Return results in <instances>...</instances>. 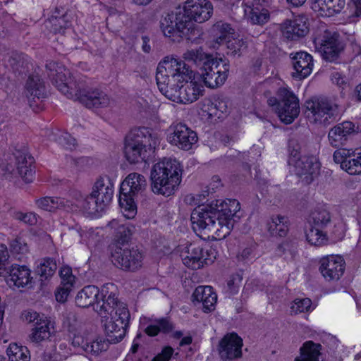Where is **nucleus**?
I'll return each mask as SVG.
<instances>
[{"label": "nucleus", "mask_w": 361, "mask_h": 361, "mask_svg": "<svg viewBox=\"0 0 361 361\" xmlns=\"http://www.w3.org/2000/svg\"><path fill=\"white\" fill-rule=\"evenodd\" d=\"M156 80L160 92L167 98L192 103L203 95L204 86L186 63L178 59L166 58L157 68Z\"/></svg>", "instance_id": "f257e3e1"}, {"label": "nucleus", "mask_w": 361, "mask_h": 361, "mask_svg": "<svg viewBox=\"0 0 361 361\" xmlns=\"http://www.w3.org/2000/svg\"><path fill=\"white\" fill-rule=\"evenodd\" d=\"M240 209V203L235 199L216 200L199 206L191 214L192 228L195 232L208 229L215 232L219 238H224L240 219L237 214Z\"/></svg>", "instance_id": "f03ea898"}, {"label": "nucleus", "mask_w": 361, "mask_h": 361, "mask_svg": "<svg viewBox=\"0 0 361 361\" xmlns=\"http://www.w3.org/2000/svg\"><path fill=\"white\" fill-rule=\"evenodd\" d=\"M47 75L54 85L68 98L75 97L88 109L108 107L111 104L109 97L104 92L89 87L83 80H74L68 70L54 61L46 64Z\"/></svg>", "instance_id": "7ed1b4c3"}, {"label": "nucleus", "mask_w": 361, "mask_h": 361, "mask_svg": "<svg viewBox=\"0 0 361 361\" xmlns=\"http://www.w3.org/2000/svg\"><path fill=\"white\" fill-rule=\"evenodd\" d=\"M182 171L176 159H164L155 164L150 175L152 192L166 197L173 195L180 183Z\"/></svg>", "instance_id": "20e7f679"}, {"label": "nucleus", "mask_w": 361, "mask_h": 361, "mask_svg": "<svg viewBox=\"0 0 361 361\" xmlns=\"http://www.w3.org/2000/svg\"><path fill=\"white\" fill-rule=\"evenodd\" d=\"M157 140L151 130L145 127L132 129L126 136L124 154L132 164L146 162L157 145Z\"/></svg>", "instance_id": "39448f33"}, {"label": "nucleus", "mask_w": 361, "mask_h": 361, "mask_svg": "<svg viewBox=\"0 0 361 361\" xmlns=\"http://www.w3.org/2000/svg\"><path fill=\"white\" fill-rule=\"evenodd\" d=\"M181 9L162 16L160 20V29L164 35L173 42H179L183 39L192 40L199 35L195 27L188 26L186 17Z\"/></svg>", "instance_id": "423d86ee"}, {"label": "nucleus", "mask_w": 361, "mask_h": 361, "mask_svg": "<svg viewBox=\"0 0 361 361\" xmlns=\"http://www.w3.org/2000/svg\"><path fill=\"white\" fill-rule=\"evenodd\" d=\"M147 187V180L144 176L137 173H131L121 185L119 204L128 214V218L134 216L137 207L135 199L141 195Z\"/></svg>", "instance_id": "0eeeda50"}, {"label": "nucleus", "mask_w": 361, "mask_h": 361, "mask_svg": "<svg viewBox=\"0 0 361 361\" xmlns=\"http://www.w3.org/2000/svg\"><path fill=\"white\" fill-rule=\"evenodd\" d=\"M312 42L315 50L326 61H336L344 49V45L339 39V35L326 29L324 26L319 27L312 35Z\"/></svg>", "instance_id": "6e6552de"}, {"label": "nucleus", "mask_w": 361, "mask_h": 361, "mask_svg": "<svg viewBox=\"0 0 361 361\" xmlns=\"http://www.w3.org/2000/svg\"><path fill=\"white\" fill-rule=\"evenodd\" d=\"M305 106L307 117L316 123L328 125L339 116L338 105L325 97H313Z\"/></svg>", "instance_id": "1a4fd4ad"}, {"label": "nucleus", "mask_w": 361, "mask_h": 361, "mask_svg": "<svg viewBox=\"0 0 361 361\" xmlns=\"http://www.w3.org/2000/svg\"><path fill=\"white\" fill-rule=\"evenodd\" d=\"M229 68L228 61L216 58L202 69L197 75V80H202L209 88H216L224 84L228 78Z\"/></svg>", "instance_id": "9d476101"}, {"label": "nucleus", "mask_w": 361, "mask_h": 361, "mask_svg": "<svg viewBox=\"0 0 361 361\" xmlns=\"http://www.w3.org/2000/svg\"><path fill=\"white\" fill-rule=\"evenodd\" d=\"M279 103L276 112L281 121L286 124L291 123L300 113L299 100L296 95L286 87L278 90Z\"/></svg>", "instance_id": "9b49d317"}, {"label": "nucleus", "mask_w": 361, "mask_h": 361, "mask_svg": "<svg viewBox=\"0 0 361 361\" xmlns=\"http://www.w3.org/2000/svg\"><path fill=\"white\" fill-rule=\"evenodd\" d=\"M181 11L185 14L188 26L195 27L193 21L202 23L211 18L213 6L209 0H188Z\"/></svg>", "instance_id": "f8f14e48"}, {"label": "nucleus", "mask_w": 361, "mask_h": 361, "mask_svg": "<svg viewBox=\"0 0 361 361\" xmlns=\"http://www.w3.org/2000/svg\"><path fill=\"white\" fill-rule=\"evenodd\" d=\"M142 252L136 247H124L117 246L112 253V262L117 267L124 270L134 271L142 265Z\"/></svg>", "instance_id": "ddd939ff"}, {"label": "nucleus", "mask_w": 361, "mask_h": 361, "mask_svg": "<svg viewBox=\"0 0 361 361\" xmlns=\"http://www.w3.org/2000/svg\"><path fill=\"white\" fill-rule=\"evenodd\" d=\"M288 164L294 166L295 174L306 185L310 184L319 174L320 164L314 157L302 156L298 159H289Z\"/></svg>", "instance_id": "4468645a"}, {"label": "nucleus", "mask_w": 361, "mask_h": 361, "mask_svg": "<svg viewBox=\"0 0 361 361\" xmlns=\"http://www.w3.org/2000/svg\"><path fill=\"white\" fill-rule=\"evenodd\" d=\"M243 341L236 333H228L219 341L217 351L222 361H233L243 355Z\"/></svg>", "instance_id": "2eb2a0df"}, {"label": "nucleus", "mask_w": 361, "mask_h": 361, "mask_svg": "<svg viewBox=\"0 0 361 361\" xmlns=\"http://www.w3.org/2000/svg\"><path fill=\"white\" fill-rule=\"evenodd\" d=\"M168 140L179 149L189 150L197 142L198 137L195 131L185 124L179 123L169 127Z\"/></svg>", "instance_id": "dca6fc26"}, {"label": "nucleus", "mask_w": 361, "mask_h": 361, "mask_svg": "<svg viewBox=\"0 0 361 361\" xmlns=\"http://www.w3.org/2000/svg\"><path fill=\"white\" fill-rule=\"evenodd\" d=\"M209 252L207 251V256L204 255L203 248L197 243H190L180 250V257L183 264L192 269H198L212 262V260L208 257Z\"/></svg>", "instance_id": "f3484780"}, {"label": "nucleus", "mask_w": 361, "mask_h": 361, "mask_svg": "<svg viewBox=\"0 0 361 361\" xmlns=\"http://www.w3.org/2000/svg\"><path fill=\"white\" fill-rule=\"evenodd\" d=\"M319 271L328 281H338L343 274L345 263L339 255H328L320 259Z\"/></svg>", "instance_id": "a211bd4d"}, {"label": "nucleus", "mask_w": 361, "mask_h": 361, "mask_svg": "<svg viewBox=\"0 0 361 361\" xmlns=\"http://www.w3.org/2000/svg\"><path fill=\"white\" fill-rule=\"evenodd\" d=\"M283 37L288 40L295 41L309 32L308 19L305 16H298L293 19L286 20L281 25Z\"/></svg>", "instance_id": "6ab92c4d"}, {"label": "nucleus", "mask_w": 361, "mask_h": 361, "mask_svg": "<svg viewBox=\"0 0 361 361\" xmlns=\"http://www.w3.org/2000/svg\"><path fill=\"white\" fill-rule=\"evenodd\" d=\"M292 64L295 72L293 76L300 80L305 78L312 72L313 67L312 56L305 51L291 54Z\"/></svg>", "instance_id": "aec40b11"}, {"label": "nucleus", "mask_w": 361, "mask_h": 361, "mask_svg": "<svg viewBox=\"0 0 361 361\" xmlns=\"http://www.w3.org/2000/svg\"><path fill=\"white\" fill-rule=\"evenodd\" d=\"M114 184L111 178L102 176L97 179L93 187L92 195L105 209L111 203L114 194Z\"/></svg>", "instance_id": "412c9836"}, {"label": "nucleus", "mask_w": 361, "mask_h": 361, "mask_svg": "<svg viewBox=\"0 0 361 361\" xmlns=\"http://www.w3.org/2000/svg\"><path fill=\"white\" fill-rule=\"evenodd\" d=\"M100 316L106 334L107 341L111 343H118L121 341L126 336L128 326L126 324H121V326L120 322L107 317L106 314Z\"/></svg>", "instance_id": "4be33fe9"}, {"label": "nucleus", "mask_w": 361, "mask_h": 361, "mask_svg": "<svg viewBox=\"0 0 361 361\" xmlns=\"http://www.w3.org/2000/svg\"><path fill=\"white\" fill-rule=\"evenodd\" d=\"M101 298L94 306L95 311H104L105 308L111 310V307L121 302L118 300L117 287L112 283H105L99 290Z\"/></svg>", "instance_id": "5701e85b"}, {"label": "nucleus", "mask_w": 361, "mask_h": 361, "mask_svg": "<svg viewBox=\"0 0 361 361\" xmlns=\"http://www.w3.org/2000/svg\"><path fill=\"white\" fill-rule=\"evenodd\" d=\"M354 131V124L345 121L334 126L329 132V140L334 147H339L345 144L348 137Z\"/></svg>", "instance_id": "b1692460"}, {"label": "nucleus", "mask_w": 361, "mask_h": 361, "mask_svg": "<svg viewBox=\"0 0 361 361\" xmlns=\"http://www.w3.org/2000/svg\"><path fill=\"white\" fill-rule=\"evenodd\" d=\"M54 334V326L50 319L44 317L41 322H36L28 338L30 342L39 343L49 340Z\"/></svg>", "instance_id": "393cba45"}, {"label": "nucleus", "mask_w": 361, "mask_h": 361, "mask_svg": "<svg viewBox=\"0 0 361 361\" xmlns=\"http://www.w3.org/2000/svg\"><path fill=\"white\" fill-rule=\"evenodd\" d=\"M192 297L193 301L202 303L204 312H209L214 310L217 295L211 286H198L195 288Z\"/></svg>", "instance_id": "a878e982"}, {"label": "nucleus", "mask_w": 361, "mask_h": 361, "mask_svg": "<svg viewBox=\"0 0 361 361\" xmlns=\"http://www.w3.org/2000/svg\"><path fill=\"white\" fill-rule=\"evenodd\" d=\"M99 289L95 286H87L79 291L75 297V303L80 307L96 305L99 300Z\"/></svg>", "instance_id": "bb28decb"}, {"label": "nucleus", "mask_w": 361, "mask_h": 361, "mask_svg": "<svg viewBox=\"0 0 361 361\" xmlns=\"http://www.w3.org/2000/svg\"><path fill=\"white\" fill-rule=\"evenodd\" d=\"M16 161L17 169L20 176L26 183L32 182L35 173L32 168L33 157L28 154H20L16 157Z\"/></svg>", "instance_id": "cd10ccee"}, {"label": "nucleus", "mask_w": 361, "mask_h": 361, "mask_svg": "<svg viewBox=\"0 0 361 361\" xmlns=\"http://www.w3.org/2000/svg\"><path fill=\"white\" fill-rule=\"evenodd\" d=\"M99 315H107V317L112 318V319L120 322V324H126L128 326L130 320V312L126 304L123 302H119L113 307H111V310L105 308L102 312L101 311H97Z\"/></svg>", "instance_id": "c85d7f7f"}, {"label": "nucleus", "mask_w": 361, "mask_h": 361, "mask_svg": "<svg viewBox=\"0 0 361 361\" xmlns=\"http://www.w3.org/2000/svg\"><path fill=\"white\" fill-rule=\"evenodd\" d=\"M30 269L24 265H12L9 271L10 281L20 288L25 287L31 282Z\"/></svg>", "instance_id": "c756f323"}, {"label": "nucleus", "mask_w": 361, "mask_h": 361, "mask_svg": "<svg viewBox=\"0 0 361 361\" xmlns=\"http://www.w3.org/2000/svg\"><path fill=\"white\" fill-rule=\"evenodd\" d=\"M345 0H312V7L325 16H332L339 13L344 7Z\"/></svg>", "instance_id": "7c9ffc66"}, {"label": "nucleus", "mask_w": 361, "mask_h": 361, "mask_svg": "<svg viewBox=\"0 0 361 361\" xmlns=\"http://www.w3.org/2000/svg\"><path fill=\"white\" fill-rule=\"evenodd\" d=\"M184 59L200 68V71L205 68L211 61L215 59L212 55L206 54L202 48L188 50L183 54Z\"/></svg>", "instance_id": "2f4dec72"}, {"label": "nucleus", "mask_w": 361, "mask_h": 361, "mask_svg": "<svg viewBox=\"0 0 361 361\" xmlns=\"http://www.w3.org/2000/svg\"><path fill=\"white\" fill-rule=\"evenodd\" d=\"M322 345L312 341L305 342L300 349V356L295 361H319Z\"/></svg>", "instance_id": "473e14b6"}, {"label": "nucleus", "mask_w": 361, "mask_h": 361, "mask_svg": "<svg viewBox=\"0 0 361 361\" xmlns=\"http://www.w3.org/2000/svg\"><path fill=\"white\" fill-rule=\"evenodd\" d=\"M288 220L284 216H273L267 223L268 231L271 235L283 237L288 231Z\"/></svg>", "instance_id": "72a5a7b5"}, {"label": "nucleus", "mask_w": 361, "mask_h": 361, "mask_svg": "<svg viewBox=\"0 0 361 361\" xmlns=\"http://www.w3.org/2000/svg\"><path fill=\"white\" fill-rule=\"evenodd\" d=\"M5 61L7 66L18 73H23L27 68V56L23 53L12 51L6 56Z\"/></svg>", "instance_id": "f704fd0d"}, {"label": "nucleus", "mask_w": 361, "mask_h": 361, "mask_svg": "<svg viewBox=\"0 0 361 361\" xmlns=\"http://www.w3.org/2000/svg\"><path fill=\"white\" fill-rule=\"evenodd\" d=\"M214 41L219 45L226 44L233 34V29L228 23L217 22L212 28Z\"/></svg>", "instance_id": "c9c22d12"}, {"label": "nucleus", "mask_w": 361, "mask_h": 361, "mask_svg": "<svg viewBox=\"0 0 361 361\" xmlns=\"http://www.w3.org/2000/svg\"><path fill=\"white\" fill-rule=\"evenodd\" d=\"M278 255L286 259H293L298 252V241L295 238H288L276 247Z\"/></svg>", "instance_id": "e433bc0d"}, {"label": "nucleus", "mask_w": 361, "mask_h": 361, "mask_svg": "<svg viewBox=\"0 0 361 361\" xmlns=\"http://www.w3.org/2000/svg\"><path fill=\"white\" fill-rule=\"evenodd\" d=\"M27 96H32L34 97H44L45 95V87L44 82L37 75H32L29 76L26 82Z\"/></svg>", "instance_id": "4c0bfd02"}, {"label": "nucleus", "mask_w": 361, "mask_h": 361, "mask_svg": "<svg viewBox=\"0 0 361 361\" xmlns=\"http://www.w3.org/2000/svg\"><path fill=\"white\" fill-rule=\"evenodd\" d=\"M173 329V324L167 319L161 318L155 320L153 324L145 329V332L149 336H155L159 332L168 334Z\"/></svg>", "instance_id": "58836bf2"}, {"label": "nucleus", "mask_w": 361, "mask_h": 361, "mask_svg": "<svg viewBox=\"0 0 361 361\" xmlns=\"http://www.w3.org/2000/svg\"><path fill=\"white\" fill-rule=\"evenodd\" d=\"M8 361H30V355L27 347L11 343L6 350Z\"/></svg>", "instance_id": "ea45409f"}, {"label": "nucleus", "mask_w": 361, "mask_h": 361, "mask_svg": "<svg viewBox=\"0 0 361 361\" xmlns=\"http://www.w3.org/2000/svg\"><path fill=\"white\" fill-rule=\"evenodd\" d=\"M305 235L308 243L314 246H322L328 242L326 232L323 229L316 228L312 225L306 231Z\"/></svg>", "instance_id": "a19ab883"}, {"label": "nucleus", "mask_w": 361, "mask_h": 361, "mask_svg": "<svg viewBox=\"0 0 361 361\" xmlns=\"http://www.w3.org/2000/svg\"><path fill=\"white\" fill-rule=\"evenodd\" d=\"M331 223L330 212L323 208L316 209L312 214V226L324 230Z\"/></svg>", "instance_id": "79ce46f5"}, {"label": "nucleus", "mask_w": 361, "mask_h": 361, "mask_svg": "<svg viewBox=\"0 0 361 361\" xmlns=\"http://www.w3.org/2000/svg\"><path fill=\"white\" fill-rule=\"evenodd\" d=\"M37 207L43 210L54 212L66 206L65 202L60 197H44L36 200Z\"/></svg>", "instance_id": "37998d69"}, {"label": "nucleus", "mask_w": 361, "mask_h": 361, "mask_svg": "<svg viewBox=\"0 0 361 361\" xmlns=\"http://www.w3.org/2000/svg\"><path fill=\"white\" fill-rule=\"evenodd\" d=\"M80 207L88 214H95L105 209L92 193L80 202Z\"/></svg>", "instance_id": "c03bdc74"}, {"label": "nucleus", "mask_w": 361, "mask_h": 361, "mask_svg": "<svg viewBox=\"0 0 361 361\" xmlns=\"http://www.w3.org/2000/svg\"><path fill=\"white\" fill-rule=\"evenodd\" d=\"M57 269L56 261L51 258H45L38 265L36 270L37 273L40 277L44 279H47L54 275Z\"/></svg>", "instance_id": "a18cd8bd"}, {"label": "nucleus", "mask_w": 361, "mask_h": 361, "mask_svg": "<svg viewBox=\"0 0 361 361\" xmlns=\"http://www.w3.org/2000/svg\"><path fill=\"white\" fill-rule=\"evenodd\" d=\"M109 226L116 230L115 237L119 244H123L128 242L131 235L130 229L125 225H118L117 220H112L109 223Z\"/></svg>", "instance_id": "49530a36"}, {"label": "nucleus", "mask_w": 361, "mask_h": 361, "mask_svg": "<svg viewBox=\"0 0 361 361\" xmlns=\"http://www.w3.org/2000/svg\"><path fill=\"white\" fill-rule=\"evenodd\" d=\"M55 13L56 15L52 16L50 19V23L53 27V31L55 33H63L64 30L69 27L71 25V23L68 18V16L66 13L62 14L61 16L59 11L58 8L56 9Z\"/></svg>", "instance_id": "de8ad7c7"}, {"label": "nucleus", "mask_w": 361, "mask_h": 361, "mask_svg": "<svg viewBox=\"0 0 361 361\" xmlns=\"http://www.w3.org/2000/svg\"><path fill=\"white\" fill-rule=\"evenodd\" d=\"M250 8L249 18L252 24L262 25L269 20V13L265 8L255 6Z\"/></svg>", "instance_id": "09e8293b"}, {"label": "nucleus", "mask_w": 361, "mask_h": 361, "mask_svg": "<svg viewBox=\"0 0 361 361\" xmlns=\"http://www.w3.org/2000/svg\"><path fill=\"white\" fill-rule=\"evenodd\" d=\"M226 44L228 49L227 54L232 56H240L247 47L246 42L243 39H230Z\"/></svg>", "instance_id": "8fccbe9b"}, {"label": "nucleus", "mask_w": 361, "mask_h": 361, "mask_svg": "<svg viewBox=\"0 0 361 361\" xmlns=\"http://www.w3.org/2000/svg\"><path fill=\"white\" fill-rule=\"evenodd\" d=\"M109 343L107 340L104 341L102 338H98L92 342L85 343L82 348L86 353L98 355L99 353L106 351L108 349Z\"/></svg>", "instance_id": "3c124183"}, {"label": "nucleus", "mask_w": 361, "mask_h": 361, "mask_svg": "<svg viewBox=\"0 0 361 361\" xmlns=\"http://www.w3.org/2000/svg\"><path fill=\"white\" fill-rule=\"evenodd\" d=\"M209 109L212 111L211 114H214L218 118H220L221 114L228 112V101L224 97H215L212 102Z\"/></svg>", "instance_id": "603ef678"}, {"label": "nucleus", "mask_w": 361, "mask_h": 361, "mask_svg": "<svg viewBox=\"0 0 361 361\" xmlns=\"http://www.w3.org/2000/svg\"><path fill=\"white\" fill-rule=\"evenodd\" d=\"M53 140L63 147L72 150L75 146V139L68 133H57Z\"/></svg>", "instance_id": "864d4df0"}, {"label": "nucleus", "mask_w": 361, "mask_h": 361, "mask_svg": "<svg viewBox=\"0 0 361 361\" xmlns=\"http://www.w3.org/2000/svg\"><path fill=\"white\" fill-rule=\"evenodd\" d=\"M354 151L345 148L336 150L334 153V160L336 163L340 164L341 168L343 169L346 167V163L351 158Z\"/></svg>", "instance_id": "5fc2aeb1"}, {"label": "nucleus", "mask_w": 361, "mask_h": 361, "mask_svg": "<svg viewBox=\"0 0 361 361\" xmlns=\"http://www.w3.org/2000/svg\"><path fill=\"white\" fill-rule=\"evenodd\" d=\"M10 250L15 254H25L28 252V246L24 239L17 237L11 241Z\"/></svg>", "instance_id": "6e6d98bb"}, {"label": "nucleus", "mask_w": 361, "mask_h": 361, "mask_svg": "<svg viewBox=\"0 0 361 361\" xmlns=\"http://www.w3.org/2000/svg\"><path fill=\"white\" fill-rule=\"evenodd\" d=\"M311 305L312 301L309 298L295 299L291 310L295 314L302 313L310 311Z\"/></svg>", "instance_id": "4d7b16f0"}, {"label": "nucleus", "mask_w": 361, "mask_h": 361, "mask_svg": "<svg viewBox=\"0 0 361 361\" xmlns=\"http://www.w3.org/2000/svg\"><path fill=\"white\" fill-rule=\"evenodd\" d=\"M301 143L298 138L295 137H291L288 141V152L290 154L289 159H298L301 150Z\"/></svg>", "instance_id": "13d9d810"}, {"label": "nucleus", "mask_w": 361, "mask_h": 361, "mask_svg": "<svg viewBox=\"0 0 361 361\" xmlns=\"http://www.w3.org/2000/svg\"><path fill=\"white\" fill-rule=\"evenodd\" d=\"M350 175L361 173V164L359 155L357 158L350 159L346 163V167L343 169Z\"/></svg>", "instance_id": "bf43d9fd"}, {"label": "nucleus", "mask_w": 361, "mask_h": 361, "mask_svg": "<svg viewBox=\"0 0 361 361\" xmlns=\"http://www.w3.org/2000/svg\"><path fill=\"white\" fill-rule=\"evenodd\" d=\"M44 317L43 314L41 315L32 310H25L21 314V318L23 321L27 323H35V324H36V322H41Z\"/></svg>", "instance_id": "052dcab7"}, {"label": "nucleus", "mask_w": 361, "mask_h": 361, "mask_svg": "<svg viewBox=\"0 0 361 361\" xmlns=\"http://www.w3.org/2000/svg\"><path fill=\"white\" fill-rule=\"evenodd\" d=\"M15 218L18 220L23 221L24 223L28 224L30 225H34L37 223L36 214L32 212H29V213L17 212L15 215Z\"/></svg>", "instance_id": "680f3d73"}, {"label": "nucleus", "mask_w": 361, "mask_h": 361, "mask_svg": "<svg viewBox=\"0 0 361 361\" xmlns=\"http://www.w3.org/2000/svg\"><path fill=\"white\" fill-rule=\"evenodd\" d=\"M173 353V349L171 346H165L161 353L157 354L152 361H169Z\"/></svg>", "instance_id": "e2e57ef3"}, {"label": "nucleus", "mask_w": 361, "mask_h": 361, "mask_svg": "<svg viewBox=\"0 0 361 361\" xmlns=\"http://www.w3.org/2000/svg\"><path fill=\"white\" fill-rule=\"evenodd\" d=\"M60 276L65 286H72L74 282V276L72 274L71 269L69 267H64L60 270Z\"/></svg>", "instance_id": "0e129e2a"}, {"label": "nucleus", "mask_w": 361, "mask_h": 361, "mask_svg": "<svg viewBox=\"0 0 361 361\" xmlns=\"http://www.w3.org/2000/svg\"><path fill=\"white\" fill-rule=\"evenodd\" d=\"M63 324L68 328V331L72 333L75 332L76 331L77 326L76 315L72 312L68 313L63 322Z\"/></svg>", "instance_id": "69168bd1"}, {"label": "nucleus", "mask_w": 361, "mask_h": 361, "mask_svg": "<svg viewBox=\"0 0 361 361\" xmlns=\"http://www.w3.org/2000/svg\"><path fill=\"white\" fill-rule=\"evenodd\" d=\"M254 249L252 247H248L244 248L241 252H240L238 255L237 258L238 261L246 262L249 261L251 258L253 257Z\"/></svg>", "instance_id": "338daca9"}, {"label": "nucleus", "mask_w": 361, "mask_h": 361, "mask_svg": "<svg viewBox=\"0 0 361 361\" xmlns=\"http://www.w3.org/2000/svg\"><path fill=\"white\" fill-rule=\"evenodd\" d=\"M44 361H60L61 355L55 351H45L43 354Z\"/></svg>", "instance_id": "774afa93"}]
</instances>
